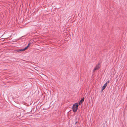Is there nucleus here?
<instances>
[{
    "instance_id": "nucleus-5",
    "label": "nucleus",
    "mask_w": 127,
    "mask_h": 127,
    "mask_svg": "<svg viewBox=\"0 0 127 127\" xmlns=\"http://www.w3.org/2000/svg\"><path fill=\"white\" fill-rule=\"evenodd\" d=\"M16 51L17 52L21 51V49H18L16 50Z\"/></svg>"
},
{
    "instance_id": "nucleus-1",
    "label": "nucleus",
    "mask_w": 127,
    "mask_h": 127,
    "mask_svg": "<svg viewBox=\"0 0 127 127\" xmlns=\"http://www.w3.org/2000/svg\"><path fill=\"white\" fill-rule=\"evenodd\" d=\"M78 105L77 103L74 104L72 106V109L74 112H76L78 109Z\"/></svg>"
},
{
    "instance_id": "nucleus-10",
    "label": "nucleus",
    "mask_w": 127,
    "mask_h": 127,
    "mask_svg": "<svg viewBox=\"0 0 127 127\" xmlns=\"http://www.w3.org/2000/svg\"><path fill=\"white\" fill-rule=\"evenodd\" d=\"M77 123V121H76V122H75V124H76V123Z\"/></svg>"
},
{
    "instance_id": "nucleus-2",
    "label": "nucleus",
    "mask_w": 127,
    "mask_h": 127,
    "mask_svg": "<svg viewBox=\"0 0 127 127\" xmlns=\"http://www.w3.org/2000/svg\"><path fill=\"white\" fill-rule=\"evenodd\" d=\"M100 63H98V64H97L96 66L94 68V70H93V71L97 69H98L100 66Z\"/></svg>"
},
{
    "instance_id": "nucleus-8",
    "label": "nucleus",
    "mask_w": 127,
    "mask_h": 127,
    "mask_svg": "<svg viewBox=\"0 0 127 127\" xmlns=\"http://www.w3.org/2000/svg\"><path fill=\"white\" fill-rule=\"evenodd\" d=\"M109 81H107L106 83H107V84L109 83Z\"/></svg>"
},
{
    "instance_id": "nucleus-3",
    "label": "nucleus",
    "mask_w": 127,
    "mask_h": 127,
    "mask_svg": "<svg viewBox=\"0 0 127 127\" xmlns=\"http://www.w3.org/2000/svg\"><path fill=\"white\" fill-rule=\"evenodd\" d=\"M84 97H83L81 98V100H80V101L79 102V105H80L84 101Z\"/></svg>"
},
{
    "instance_id": "nucleus-6",
    "label": "nucleus",
    "mask_w": 127,
    "mask_h": 127,
    "mask_svg": "<svg viewBox=\"0 0 127 127\" xmlns=\"http://www.w3.org/2000/svg\"><path fill=\"white\" fill-rule=\"evenodd\" d=\"M28 48V46H26L24 48V50H26Z\"/></svg>"
},
{
    "instance_id": "nucleus-7",
    "label": "nucleus",
    "mask_w": 127,
    "mask_h": 127,
    "mask_svg": "<svg viewBox=\"0 0 127 127\" xmlns=\"http://www.w3.org/2000/svg\"><path fill=\"white\" fill-rule=\"evenodd\" d=\"M21 51H25L24 50V48L23 49H21Z\"/></svg>"
},
{
    "instance_id": "nucleus-9",
    "label": "nucleus",
    "mask_w": 127,
    "mask_h": 127,
    "mask_svg": "<svg viewBox=\"0 0 127 127\" xmlns=\"http://www.w3.org/2000/svg\"><path fill=\"white\" fill-rule=\"evenodd\" d=\"M31 44V43H29L28 45H27V46H28V47L29 46V45Z\"/></svg>"
},
{
    "instance_id": "nucleus-4",
    "label": "nucleus",
    "mask_w": 127,
    "mask_h": 127,
    "mask_svg": "<svg viewBox=\"0 0 127 127\" xmlns=\"http://www.w3.org/2000/svg\"><path fill=\"white\" fill-rule=\"evenodd\" d=\"M107 86V83H105L101 88L102 91L105 89V87L106 86Z\"/></svg>"
}]
</instances>
